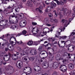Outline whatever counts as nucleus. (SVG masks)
<instances>
[{
	"label": "nucleus",
	"mask_w": 75,
	"mask_h": 75,
	"mask_svg": "<svg viewBox=\"0 0 75 75\" xmlns=\"http://www.w3.org/2000/svg\"><path fill=\"white\" fill-rule=\"evenodd\" d=\"M18 50L20 52V55L21 57H23V55H25V54H24V53L27 54L28 53V50H27V48H25L21 50V47H18Z\"/></svg>",
	"instance_id": "obj_1"
},
{
	"label": "nucleus",
	"mask_w": 75,
	"mask_h": 75,
	"mask_svg": "<svg viewBox=\"0 0 75 75\" xmlns=\"http://www.w3.org/2000/svg\"><path fill=\"white\" fill-rule=\"evenodd\" d=\"M71 46H72V45L71 44L66 46V47L68 48V50L70 52H72L74 50V47H71Z\"/></svg>",
	"instance_id": "obj_2"
},
{
	"label": "nucleus",
	"mask_w": 75,
	"mask_h": 75,
	"mask_svg": "<svg viewBox=\"0 0 75 75\" xmlns=\"http://www.w3.org/2000/svg\"><path fill=\"white\" fill-rule=\"evenodd\" d=\"M10 43L11 44L12 47H14V46L16 45V43H17V44L20 45V44H23V42L21 41L20 42H17L16 41H15V42H14L13 41H10Z\"/></svg>",
	"instance_id": "obj_3"
},
{
	"label": "nucleus",
	"mask_w": 75,
	"mask_h": 75,
	"mask_svg": "<svg viewBox=\"0 0 75 75\" xmlns=\"http://www.w3.org/2000/svg\"><path fill=\"white\" fill-rule=\"evenodd\" d=\"M26 23L27 21L25 20L21 21L19 23L20 26L21 27H24L26 25Z\"/></svg>",
	"instance_id": "obj_4"
},
{
	"label": "nucleus",
	"mask_w": 75,
	"mask_h": 75,
	"mask_svg": "<svg viewBox=\"0 0 75 75\" xmlns=\"http://www.w3.org/2000/svg\"><path fill=\"white\" fill-rule=\"evenodd\" d=\"M48 55V54H47V52H45H45H41L40 54V57H43L42 59L43 58H46L47 57Z\"/></svg>",
	"instance_id": "obj_5"
},
{
	"label": "nucleus",
	"mask_w": 75,
	"mask_h": 75,
	"mask_svg": "<svg viewBox=\"0 0 75 75\" xmlns=\"http://www.w3.org/2000/svg\"><path fill=\"white\" fill-rule=\"evenodd\" d=\"M60 69L62 71H65L67 70V67L66 66L62 65L60 67Z\"/></svg>",
	"instance_id": "obj_6"
},
{
	"label": "nucleus",
	"mask_w": 75,
	"mask_h": 75,
	"mask_svg": "<svg viewBox=\"0 0 75 75\" xmlns=\"http://www.w3.org/2000/svg\"><path fill=\"white\" fill-rule=\"evenodd\" d=\"M59 66L58 63L57 62H54L53 64V65L52 66V68L53 69H57Z\"/></svg>",
	"instance_id": "obj_7"
},
{
	"label": "nucleus",
	"mask_w": 75,
	"mask_h": 75,
	"mask_svg": "<svg viewBox=\"0 0 75 75\" xmlns=\"http://www.w3.org/2000/svg\"><path fill=\"white\" fill-rule=\"evenodd\" d=\"M10 56H8V54H6L3 57V59L5 61H8L10 59Z\"/></svg>",
	"instance_id": "obj_8"
},
{
	"label": "nucleus",
	"mask_w": 75,
	"mask_h": 75,
	"mask_svg": "<svg viewBox=\"0 0 75 75\" xmlns=\"http://www.w3.org/2000/svg\"><path fill=\"white\" fill-rule=\"evenodd\" d=\"M49 67L48 63L46 62H44L43 64V66L42 67L43 68H44V69H47V68H48Z\"/></svg>",
	"instance_id": "obj_9"
},
{
	"label": "nucleus",
	"mask_w": 75,
	"mask_h": 75,
	"mask_svg": "<svg viewBox=\"0 0 75 75\" xmlns=\"http://www.w3.org/2000/svg\"><path fill=\"white\" fill-rule=\"evenodd\" d=\"M56 59L58 61L60 60H62L64 59V55H62L60 57L58 56V55H57L56 57Z\"/></svg>",
	"instance_id": "obj_10"
},
{
	"label": "nucleus",
	"mask_w": 75,
	"mask_h": 75,
	"mask_svg": "<svg viewBox=\"0 0 75 75\" xmlns=\"http://www.w3.org/2000/svg\"><path fill=\"white\" fill-rule=\"evenodd\" d=\"M34 71H36L37 72H39V71H40L41 70V68H40V67L37 66H35L34 67Z\"/></svg>",
	"instance_id": "obj_11"
},
{
	"label": "nucleus",
	"mask_w": 75,
	"mask_h": 75,
	"mask_svg": "<svg viewBox=\"0 0 75 75\" xmlns=\"http://www.w3.org/2000/svg\"><path fill=\"white\" fill-rule=\"evenodd\" d=\"M17 62H19L18 66H17L18 69H20L23 67V62L21 61H18Z\"/></svg>",
	"instance_id": "obj_12"
},
{
	"label": "nucleus",
	"mask_w": 75,
	"mask_h": 75,
	"mask_svg": "<svg viewBox=\"0 0 75 75\" xmlns=\"http://www.w3.org/2000/svg\"><path fill=\"white\" fill-rule=\"evenodd\" d=\"M71 11H67V9L66 8L64 9V16H67V14H68V15L71 14Z\"/></svg>",
	"instance_id": "obj_13"
},
{
	"label": "nucleus",
	"mask_w": 75,
	"mask_h": 75,
	"mask_svg": "<svg viewBox=\"0 0 75 75\" xmlns=\"http://www.w3.org/2000/svg\"><path fill=\"white\" fill-rule=\"evenodd\" d=\"M61 22L63 24L64 23L65 25H68V24H69V23L68 24V23H69V22H68L67 21L65 20V19H62L61 21Z\"/></svg>",
	"instance_id": "obj_14"
},
{
	"label": "nucleus",
	"mask_w": 75,
	"mask_h": 75,
	"mask_svg": "<svg viewBox=\"0 0 75 75\" xmlns=\"http://www.w3.org/2000/svg\"><path fill=\"white\" fill-rule=\"evenodd\" d=\"M68 68L70 69H73L74 68V66L72 63H70L68 65Z\"/></svg>",
	"instance_id": "obj_15"
},
{
	"label": "nucleus",
	"mask_w": 75,
	"mask_h": 75,
	"mask_svg": "<svg viewBox=\"0 0 75 75\" xmlns=\"http://www.w3.org/2000/svg\"><path fill=\"white\" fill-rule=\"evenodd\" d=\"M8 68L10 69L11 73H13L14 72V69L13 68V67L11 66H8Z\"/></svg>",
	"instance_id": "obj_16"
},
{
	"label": "nucleus",
	"mask_w": 75,
	"mask_h": 75,
	"mask_svg": "<svg viewBox=\"0 0 75 75\" xmlns=\"http://www.w3.org/2000/svg\"><path fill=\"white\" fill-rule=\"evenodd\" d=\"M35 30V29L33 28V29L32 30V33L33 34H37L38 33V32L39 31V30Z\"/></svg>",
	"instance_id": "obj_17"
},
{
	"label": "nucleus",
	"mask_w": 75,
	"mask_h": 75,
	"mask_svg": "<svg viewBox=\"0 0 75 75\" xmlns=\"http://www.w3.org/2000/svg\"><path fill=\"white\" fill-rule=\"evenodd\" d=\"M26 5H27V6H30V7L32 6H33L32 2H31V1H28L26 4Z\"/></svg>",
	"instance_id": "obj_18"
},
{
	"label": "nucleus",
	"mask_w": 75,
	"mask_h": 75,
	"mask_svg": "<svg viewBox=\"0 0 75 75\" xmlns=\"http://www.w3.org/2000/svg\"><path fill=\"white\" fill-rule=\"evenodd\" d=\"M13 35H14V34L10 35L8 34H7L6 35H5V36L6 37H11L10 39V41H11L10 40H11V38H13Z\"/></svg>",
	"instance_id": "obj_19"
},
{
	"label": "nucleus",
	"mask_w": 75,
	"mask_h": 75,
	"mask_svg": "<svg viewBox=\"0 0 75 75\" xmlns=\"http://www.w3.org/2000/svg\"><path fill=\"white\" fill-rule=\"evenodd\" d=\"M51 10V7L50 6H48L46 9V12H50Z\"/></svg>",
	"instance_id": "obj_20"
},
{
	"label": "nucleus",
	"mask_w": 75,
	"mask_h": 75,
	"mask_svg": "<svg viewBox=\"0 0 75 75\" xmlns=\"http://www.w3.org/2000/svg\"><path fill=\"white\" fill-rule=\"evenodd\" d=\"M27 44L30 46H31V45H34L33 41H29V42L27 43Z\"/></svg>",
	"instance_id": "obj_21"
},
{
	"label": "nucleus",
	"mask_w": 75,
	"mask_h": 75,
	"mask_svg": "<svg viewBox=\"0 0 75 75\" xmlns=\"http://www.w3.org/2000/svg\"><path fill=\"white\" fill-rule=\"evenodd\" d=\"M33 43V45H38L40 43V41L38 40L36 42H34Z\"/></svg>",
	"instance_id": "obj_22"
},
{
	"label": "nucleus",
	"mask_w": 75,
	"mask_h": 75,
	"mask_svg": "<svg viewBox=\"0 0 75 75\" xmlns=\"http://www.w3.org/2000/svg\"><path fill=\"white\" fill-rule=\"evenodd\" d=\"M62 30L60 29V28H59L58 29V31H57V33L59 35H61V32H62Z\"/></svg>",
	"instance_id": "obj_23"
},
{
	"label": "nucleus",
	"mask_w": 75,
	"mask_h": 75,
	"mask_svg": "<svg viewBox=\"0 0 75 75\" xmlns=\"http://www.w3.org/2000/svg\"><path fill=\"white\" fill-rule=\"evenodd\" d=\"M68 56L69 57V61H73V60H74V59H71V58L70 56L71 54H69V53H68Z\"/></svg>",
	"instance_id": "obj_24"
},
{
	"label": "nucleus",
	"mask_w": 75,
	"mask_h": 75,
	"mask_svg": "<svg viewBox=\"0 0 75 75\" xmlns=\"http://www.w3.org/2000/svg\"><path fill=\"white\" fill-rule=\"evenodd\" d=\"M51 6L52 7H55L57 6V4H56V3L54 2H52L51 4Z\"/></svg>",
	"instance_id": "obj_25"
},
{
	"label": "nucleus",
	"mask_w": 75,
	"mask_h": 75,
	"mask_svg": "<svg viewBox=\"0 0 75 75\" xmlns=\"http://www.w3.org/2000/svg\"><path fill=\"white\" fill-rule=\"evenodd\" d=\"M22 60L23 61H24V62H25V61H27V59L26 57H22Z\"/></svg>",
	"instance_id": "obj_26"
},
{
	"label": "nucleus",
	"mask_w": 75,
	"mask_h": 75,
	"mask_svg": "<svg viewBox=\"0 0 75 75\" xmlns=\"http://www.w3.org/2000/svg\"><path fill=\"white\" fill-rule=\"evenodd\" d=\"M59 4H61L62 6H63L64 4V2L62 1H60L59 2L57 3V5H59Z\"/></svg>",
	"instance_id": "obj_27"
},
{
	"label": "nucleus",
	"mask_w": 75,
	"mask_h": 75,
	"mask_svg": "<svg viewBox=\"0 0 75 75\" xmlns=\"http://www.w3.org/2000/svg\"><path fill=\"white\" fill-rule=\"evenodd\" d=\"M29 59L30 61L33 62V61H34V60L35 59V58H34V57H31Z\"/></svg>",
	"instance_id": "obj_28"
},
{
	"label": "nucleus",
	"mask_w": 75,
	"mask_h": 75,
	"mask_svg": "<svg viewBox=\"0 0 75 75\" xmlns=\"http://www.w3.org/2000/svg\"><path fill=\"white\" fill-rule=\"evenodd\" d=\"M68 41L70 43H71V41L69 40H66L65 41H65H61V42L62 44H63V42H64V43H66V42H68Z\"/></svg>",
	"instance_id": "obj_29"
},
{
	"label": "nucleus",
	"mask_w": 75,
	"mask_h": 75,
	"mask_svg": "<svg viewBox=\"0 0 75 75\" xmlns=\"http://www.w3.org/2000/svg\"><path fill=\"white\" fill-rule=\"evenodd\" d=\"M67 37V36H59V38L61 39L62 38L63 40H64V39H66Z\"/></svg>",
	"instance_id": "obj_30"
},
{
	"label": "nucleus",
	"mask_w": 75,
	"mask_h": 75,
	"mask_svg": "<svg viewBox=\"0 0 75 75\" xmlns=\"http://www.w3.org/2000/svg\"><path fill=\"white\" fill-rule=\"evenodd\" d=\"M70 75H75V70H73L69 73Z\"/></svg>",
	"instance_id": "obj_31"
},
{
	"label": "nucleus",
	"mask_w": 75,
	"mask_h": 75,
	"mask_svg": "<svg viewBox=\"0 0 75 75\" xmlns=\"http://www.w3.org/2000/svg\"><path fill=\"white\" fill-rule=\"evenodd\" d=\"M47 46L48 47H51L52 46V44L51 43H49L48 44L45 45V47H47Z\"/></svg>",
	"instance_id": "obj_32"
},
{
	"label": "nucleus",
	"mask_w": 75,
	"mask_h": 75,
	"mask_svg": "<svg viewBox=\"0 0 75 75\" xmlns=\"http://www.w3.org/2000/svg\"><path fill=\"white\" fill-rule=\"evenodd\" d=\"M11 17L12 18H13V17H15V18H17V16H16V15H11L10 16L9 19H10V18H11Z\"/></svg>",
	"instance_id": "obj_33"
},
{
	"label": "nucleus",
	"mask_w": 75,
	"mask_h": 75,
	"mask_svg": "<svg viewBox=\"0 0 75 75\" xmlns=\"http://www.w3.org/2000/svg\"><path fill=\"white\" fill-rule=\"evenodd\" d=\"M17 57V58L15 57L12 56V58L13 60H14V61H16V60H17V59H18V57Z\"/></svg>",
	"instance_id": "obj_34"
},
{
	"label": "nucleus",
	"mask_w": 75,
	"mask_h": 75,
	"mask_svg": "<svg viewBox=\"0 0 75 75\" xmlns=\"http://www.w3.org/2000/svg\"><path fill=\"white\" fill-rule=\"evenodd\" d=\"M36 11H39L40 13H43L42 11L41 10H40L38 8H36Z\"/></svg>",
	"instance_id": "obj_35"
},
{
	"label": "nucleus",
	"mask_w": 75,
	"mask_h": 75,
	"mask_svg": "<svg viewBox=\"0 0 75 75\" xmlns=\"http://www.w3.org/2000/svg\"><path fill=\"white\" fill-rule=\"evenodd\" d=\"M36 54H37V51L35 50H34L32 53V55H36Z\"/></svg>",
	"instance_id": "obj_36"
},
{
	"label": "nucleus",
	"mask_w": 75,
	"mask_h": 75,
	"mask_svg": "<svg viewBox=\"0 0 75 75\" xmlns=\"http://www.w3.org/2000/svg\"><path fill=\"white\" fill-rule=\"evenodd\" d=\"M49 18H53V16H52V14L51 13H49Z\"/></svg>",
	"instance_id": "obj_37"
},
{
	"label": "nucleus",
	"mask_w": 75,
	"mask_h": 75,
	"mask_svg": "<svg viewBox=\"0 0 75 75\" xmlns=\"http://www.w3.org/2000/svg\"><path fill=\"white\" fill-rule=\"evenodd\" d=\"M58 45L60 48H64L65 47V43H64L63 46H60L59 43H58Z\"/></svg>",
	"instance_id": "obj_38"
},
{
	"label": "nucleus",
	"mask_w": 75,
	"mask_h": 75,
	"mask_svg": "<svg viewBox=\"0 0 75 75\" xmlns=\"http://www.w3.org/2000/svg\"><path fill=\"white\" fill-rule=\"evenodd\" d=\"M27 33V31H26V30H23V31H22V34H23V35H24L25 34H26Z\"/></svg>",
	"instance_id": "obj_39"
},
{
	"label": "nucleus",
	"mask_w": 75,
	"mask_h": 75,
	"mask_svg": "<svg viewBox=\"0 0 75 75\" xmlns=\"http://www.w3.org/2000/svg\"><path fill=\"white\" fill-rule=\"evenodd\" d=\"M4 71V69L1 68H0V74H2L3 73V72Z\"/></svg>",
	"instance_id": "obj_40"
},
{
	"label": "nucleus",
	"mask_w": 75,
	"mask_h": 75,
	"mask_svg": "<svg viewBox=\"0 0 75 75\" xmlns=\"http://www.w3.org/2000/svg\"><path fill=\"white\" fill-rule=\"evenodd\" d=\"M42 45H40L39 46L38 50L39 51H41L42 50Z\"/></svg>",
	"instance_id": "obj_41"
},
{
	"label": "nucleus",
	"mask_w": 75,
	"mask_h": 75,
	"mask_svg": "<svg viewBox=\"0 0 75 75\" xmlns=\"http://www.w3.org/2000/svg\"><path fill=\"white\" fill-rule=\"evenodd\" d=\"M20 17H21L22 18H23L24 17V14L22 13H20L18 15Z\"/></svg>",
	"instance_id": "obj_42"
},
{
	"label": "nucleus",
	"mask_w": 75,
	"mask_h": 75,
	"mask_svg": "<svg viewBox=\"0 0 75 75\" xmlns=\"http://www.w3.org/2000/svg\"><path fill=\"white\" fill-rule=\"evenodd\" d=\"M17 25H13V29H14V28H17Z\"/></svg>",
	"instance_id": "obj_43"
},
{
	"label": "nucleus",
	"mask_w": 75,
	"mask_h": 75,
	"mask_svg": "<svg viewBox=\"0 0 75 75\" xmlns=\"http://www.w3.org/2000/svg\"><path fill=\"white\" fill-rule=\"evenodd\" d=\"M3 22H6V21L4 20L2 21L1 22H0V25H1V26L2 25V24L3 23Z\"/></svg>",
	"instance_id": "obj_44"
},
{
	"label": "nucleus",
	"mask_w": 75,
	"mask_h": 75,
	"mask_svg": "<svg viewBox=\"0 0 75 75\" xmlns=\"http://www.w3.org/2000/svg\"><path fill=\"white\" fill-rule=\"evenodd\" d=\"M27 68L28 70V72H31V68H30V67H27Z\"/></svg>",
	"instance_id": "obj_45"
},
{
	"label": "nucleus",
	"mask_w": 75,
	"mask_h": 75,
	"mask_svg": "<svg viewBox=\"0 0 75 75\" xmlns=\"http://www.w3.org/2000/svg\"><path fill=\"white\" fill-rule=\"evenodd\" d=\"M67 61V59H63V60H62V62H63V63H65V62H66Z\"/></svg>",
	"instance_id": "obj_46"
},
{
	"label": "nucleus",
	"mask_w": 75,
	"mask_h": 75,
	"mask_svg": "<svg viewBox=\"0 0 75 75\" xmlns=\"http://www.w3.org/2000/svg\"><path fill=\"white\" fill-rule=\"evenodd\" d=\"M31 2H33V3H34V4H35V3H36V1H35V0H31L30 1Z\"/></svg>",
	"instance_id": "obj_47"
},
{
	"label": "nucleus",
	"mask_w": 75,
	"mask_h": 75,
	"mask_svg": "<svg viewBox=\"0 0 75 75\" xmlns=\"http://www.w3.org/2000/svg\"><path fill=\"white\" fill-rule=\"evenodd\" d=\"M53 12H55V17H57L58 16V15L57 14V13L55 12V11H53Z\"/></svg>",
	"instance_id": "obj_48"
},
{
	"label": "nucleus",
	"mask_w": 75,
	"mask_h": 75,
	"mask_svg": "<svg viewBox=\"0 0 75 75\" xmlns=\"http://www.w3.org/2000/svg\"><path fill=\"white\" fill-rule=\"evenodd\" d=\"M34 50H31L30 51V53L31 54H33V53L34 52Z\"/></svg>",
	"instance_id": "obj_49"
},
{
	"label": "nucleus",
	"mask_w": 75,
	"mask_h": 75,
	"mask_svg": "<svg viewBox=\"0 0 75 75\" xmlns=\"http://www.w3.org/2000/svg\"><path fill=\"white\" fill-rule=\"evenodd\" d=\"M7 45V42H6L5 43L4 42L2 45V46H5V45Z\"/></svg>",
	"instance_id": "obj_50"
},
{
	"label": "nucleus",
	"mask_w": 75,
	"mask_h": 75,
	"mask_svg": "<svg viewBox=\"0 0 75 75\" xmlns=\"http://www.w3.org/2000/svg\"><path fill=\"white\" fill-rule=\"evenodd\" d=\"M8 47H5V51L7 52L8 51Z\"/></svg>",
	"instance_id": "obj_51"
},
{
	"label": "nucleus",
	"mask_w": 75,
	"mask_h": 75,
	"mask_svg": "<svg viewBox=\"0 0 75 75\" xmlns=\"http://www.w3.org/2000/svg\"><path fill=\"white\" fill-rule=\"evenodd\" d=\"M58 15L59 16V18H62V15L61 14V13H59L58 14Z\"/></svg>",
	"instance_id": "obj_52"
},
{
	"label": "nucleus",
	"mask_w": 75,
	"mask_h": 75,
	"mask_svg": "<svg viewBox=\"0 0 75 75\" xmlns=\"http://www.w3.org/2000/svg\"><path fill=\"white\" fill-rule=\"evenodd\" d=\"M54 21L55 23H58V21L57 19H54Z\"/></svg>",
	"instance_id": "obj_53"
},
{
	"label": "nucleus",
	"mask_w": 75,
	"mask_h": 75,
	"mask_svg": "<svg viewBox=\"0 0 75 75\" xmlns=\"http://www.w3.org/2000/svg\"><path fill=\"white\" fill-rule=\"evenodd\" d=\"M21 35H23V33L21 32L17 35V37H19V36H20Z\"/></svg>",
	"instance_id": "obj_54"
},
{
	"label": "nucleus",
	"mask_w": 75,
	"mask_h": 75,
	"mask_svg": "<svg viewBox=\"0 0 75 75\" xmlns=\"http://www.w3.org/2000/svg\"><path fill=\"white\" fill-rule=\"evenodd\" d=\"M45 3L46 4H47V5H48V4H49V3H49V0H48L47 1L45 2Z\"/></svg>",
	"instance_id": "obj_55"
},
{
	"label": "nucleus",
	"mask_w": 75,
	"mask_h": 75,
	"mask_svg": "<svg viewBox=\"0 0 75 75\" xmlns=\"http://www.w3.org/2000/svg\"><path fill=\"white\" fill-rule=\"evenodd\" d=\"M45 29V30H46V31H49V28H44L43 29V30H44Z\"/></svg>",
	"instance_id": "obj_56"
},
{
	"label": "nucleus",
	"mask_w": 75,
	"mask_h": 75,
	"mask_svg": "<svg viewBox=\"0 0 75 75\" xmlns=\"http://www.w3.org/2000/svg\"><path fill=\"white\" fill-rule=\"evenodd\" d=\"M32 25H37V23L33 22L32 23Z\"/></svg>",
	"instance_id": "obj_57"
},
{
	"label": "nucleus",
	"mask_w": 75,
	"mask_h": 75,
	"mask_svg": "<svg viewBox=\"0 0 75 75\" xmlns=\"http://www.w3.org/2000/svg\"><path fill=\"white\" fill-rule=\"evenodd\" d=\"M38 9H39V10H42V6H40Z\"/></svg>",
	"instance_id": "obj_58"
},
{
	"label": "nucleus",
	"mask_w": 75,
	"mask_h": 75,
	"mask_svg": "<svg viewBox=\"0 0 75 75\" xmlns=\"http://www.w3.org/2000/svg\"><path fill=\"white\" fill-rule=\"evenodd\" d=\"M60 11H64V8L63 7H61L60 8Z\"/></svg>",
	"instance_id": "obj_59"
},
{
	"label": "nucleus",
	"mask_w": 75,
	"mask_h": 75,
	"mask_svg": "<svg viewBox=\"0 0 75 75\" xmlns=\"http://www.w3.org/2000/svg\"><path fill=\"white\" fill-rule=\"evenodd\" d=\"M48 21V18H45V21H46V22L47 23V21Z\"/></svg>",
	"instance_id": "obj_60"
},
{
	"label": "nucleus",
	"mask_w": 75,
	"mask_h": 75,
	"mask_svg": "<svg viewBox=\"0 0 75 75\" xmlns=\"http://www.w3.org/2000/svg\"><path fill=\"white\" fill-rule=\"evenodd\" d=\"M57 72L54 71L53 74V75H57Z\"/></svg>",
	"instance_id": "obj_61"
},
{
	"label": "nucleus",
	"mask_w": 75,
	"mask_h": 75,
	"mask_svg": "<svg viewBox=\"0 0 75 75\" xmlns=\"http://www.w3.org/2000/svg\"><path fill=\"white\" fill-rule=\"evenodd\" d=\"M18 23V20L16 19L14 22V24H16V23Z\"/></svg>",
	"instance_id": "obj_62"
},
{
	"label": "nucleus",
	"mask_w": 75,
	"mask_h": 75,
	"mask_svg": "<svg viewBox=\"0 0 75 75\" xmlns=\"http://www.w3.org/2000/svg\"><path fill=\"white\" fill-rule=\"evenodd\" d=\"M53 18H50V21L51 22H53L54 21V19H52Z\"/></svg>",
	"instance_id": "obj_63"
},
{
	"label": "nucleus",
	"mask_w": 75,
	"mask_h": 75,
	"mask_svg": "<svg viewBox=\"0 0 75 75\" xmlns=\"http://www.w3.org/2000/svg\"><path fill=\"white\" fill-rule=\"evenodd\" d=\"M1 4H3V1L2 0H0V4L1 5Z\"/></svg>",
	"instance_id": "obj_64"
}]
</instances>
